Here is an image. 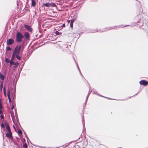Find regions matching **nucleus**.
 I'll return each instance as SVG.
<instances>
[{
	"mask_svg": "<svg viewBox=\"0 0 148 148\" xmlns=\"http://www.w3.org/2000/svg\"><path fill=\"white\" fill-rule=\"evenodd\" d=\"M23 36L19 32H18L16 35V39L17 42H20L23 38Z\"/></svg>",
	"mask_w": 148,
	"mask_h": 148,
	"instance_id": "obj_1",
	"label": "nucleus"
},
{
	"mask_svg": "<svg viewBox=\"0 0 148 148\" xmlns=\"http://www.w3.org/2000/svg\"><path fill=\"white\" fill-rule=\"evenodd\" d=\"M139 83L141 85L145 86H146L148 84V82L145 80L141 81L139 82Z\"/></svg>",
	"mask_w": 148,
	"mask_h": 148,
	"instance_id": "obj_2",
	"label": "nucleus"
},
{
	"mask_svg": "<svg viewBox=\"0 0 148 148\" xmlns=\"http://www.w3.org/2000/svg\"><path fill=\"white\" fill-rule=\"evenodd\" d=\"M14 40L12 39H9L7 40V44L8 45H10L13 43Z\"/></svg>",
	"mask_w": 148,
	"mask_h": 148,
	"instance_id": "obj_3",
	"label": "nucleus"
},
{
	"mask_svg": "<svg viewBox=\"0 0 148 148\" xmlns=\"http://www.w3.org/2000/svg\"><path fill=\"white\" fill-rule=\"evenodd\" d=\"M20 50V47H16L13 53L16 55H17Z\"/></svg>",
	"mask_w": 148,
	"mask_h": 148,
	"instance_id": "obj_4",
	"label": "nucleus"
},
{
	"mask_svg": "<svg viewBox=\"0 0 148 148\" xmlns=\"http://www.w3.org/2000/svg\"><path fill=\"white\" fill-rule=\"evenodd\" d=\"M6 136L8 137L11 138L12 137V133L10 130L8 131V133L6 134Z\"/></svg>",
	"mask_w": 148,
	"mask_h": 148,
	"instance_id": "obj_5",
	"label": "nucleus"
},
{
	"mask_svg": "<svg viewBox=\"0 0 148 148\" xmlns=\"http://www.w3.org/2000/svg\"><path fill=\"white\" fill-rule=\"evenodd\" d=\"M44 5L47 7H49L50 6H55V4L53 3H46Z\"/></svg>",
	"mask_w": 148,
	"mask_h": 148,
	"instance_id": "obj_6",
	"label": "nucleus"
},
{
	"mask_svg": "<svg viewBox=\"0 0 148 148\" xmlns=\"http://www.w3.org/2000/svg\"><path fill=\"white\" fill-rule=\"evenodd\" d=\"M25 27L27 30H28L29 31H32V29L30 26L26 25L25 26Z\"/></svg>",
	"mask_w": 148,
	"mask_h": 148,
	"instance_id": "obj_7",
	"label": "nucleus"
},
{
	"mask_svg": "<svg viewBox=\"0 0 148 148\" xmlns=\"http://www.w3.org/2000/svg\"><path fill=\"white\" fill-rule=\"evenodd\" d=\"M0 79L1 80H3L4 79V76L1 73H0Z\"/></svg>",
	"mask_w": 148,
	"mask_h": 148,
	"instance_id": "obj_8",
	"label": "nucleus"
},
{
	"mask_svg": "<svg viewBox=\"0 0 148 148\" xmlns=\"http://www.w3.org/2000/svg\"><path fill=\"white\" fill-rule=\"evenodd\" d=\"M36 5V2L34 1L33 0H32V5L33 6H34L35 5Z\"/></svg>",
	"mask_w": 148,
	"mask_h": 148,
	"instance_id": "obj_9",
	"label": "nucleus"
},
{
	"mask_svg": "<svg viewBox=\"0 0 148 148\" xmlns=\"http://www.w3.org/2000/svg\"><path fill=\"white\" fill-rule=\"evenodd\" d=\"M16 55L15 54H14V53H13L12 56V60H14Z\"/></svg>",
	"mask_w": 148,
	"mask_h": 148,
	"instance_id": "obj_10",
	"label": "nucleus"
},
{
	"mask_svg": "<svg viewBox=\"0 0 148 148\" xmlns=\"http://www.w3.org/2000/svg\"><path fill=\"white\" fill-rule=\"evenodd\" d=\"M6 128L7 129L8 131L10 130V129L9 127V126L8 125H6Z\"/></svg>",
	"mask_w": 148,
	"mask_h": 148,
	"instance_id": "obj_11",
	"label": "nucleus"
},
{
	"mask_svg": "<svg viewBox=\"0 0 148 148\" xmlns=\"http://www.w3.org/2000/svg\"><path fill=\"white\" fill-rule=\"evenodd\" d=\"M56 34L58 35H60L61 34V33L59 32L58 31H56L55 32Z\"/></svg>",
	"mask_w": 148,
	"mask_h": 148,
	"instance_id": "obj_12",
	"label": "nucleus"
},
{
	"mask_svg": "<svg viewBox=\"0 0 148 148\" xmlns=\"http://www.w3.org/2000/svg\"><path fill=\"white\" fill-rule=\"evenodd\" d=\"M25 36L26 38H28L29 36V35L28 34L26 33L25 34Z\"/></svg>",
	"mask_w": 148,
	"mask_h": 148,
	"instance_id": "obj_13",
	"label": "nucleus"
},
{
	"mask_svg": "<svg viewBox=\"0 0 148 148\" xmlns=\"http://www.w3.org/2000/svg\"><path fill=\"white\" fill-rule=\"evenodd\" d=\"M18 134H21L22 133V131H21V130H18V132H17Z\"/></svg>",
	"mask_w": 148,
	"mask_h": 148,
	"instance_id": "obj_14",
	"label": "nucleus"
},
{
	"mask_svg": "<svg viewBox=\"0 0 148 148\" xmlns=\"http://www.w3.org/2000/svg\"><path fill=\"white\" fill-rule=\"evenodd\" d=\"M11 50V48L10 47H8L6 48L7 51H10Z\"/></svg>",
	"mask_w": 148,
	"mask_h": 148,
	"instance_id": "obj_15",
	"label": "nucleus"
},
{
	"mask_svg": "<svg viewBox=\"0 0 148 148\" xmlns=\"http://www.w3.org/2000/svg\"><path fill=\"white\" fill-rule=\"evenodd\" d=\"M10 91L9 90H8V97L10 96Z\"/></svg>",
	"mask_w": 148,
	"mask_h": 148,
	"instance_id": "obj_16",
	"label": "nucleus"
},
{
	"mask_svg": "<svg viewBox=\"0 0 148 148\" xmlns=\"http://www.w3.org/2000/svg\"><path fill=\"white\" fill-rule=\"evenodd\" d=\"M5 62H10V60L8 59H5Z\"/></svg>",
	"mask_w": 148,
	"mask_h": 148,
	"instance_id": "obj_17",
	"label": "nucleus"
},
{
	"mask_svg": "<svg viewBox=\"0 0 148 148\" xmlns=\"http://www.w3.org/2000/svg\"><path fill=\"white\" fill-rule=\"evenodd\" d=\"M16 57L18 60H20L21 59L20 57L18 55H16Z\"/></svg>",
	"mask_w": 148,
	"mask_h": 148,
	"instance_id": "obj_18",
	"label": "nucleus"
},
{
	"mask_svg": "<svg viewBox=\"0 0 148 148\" xmlns=\"http://www.w3.org/2000/svg\"><path fill=\"white\" fill-rule=\"evenodd\" d=\"M3 90H4V94H5V95L6 96L5 90V88H3Z\"/></svg>",
	"mask_w": 148,
	"mask_h": 148,
	"instance_id": "obj_19",
	"label": "nucleus"
},
{
	"mask_svg": "<svg viewBox=\"0 0 148 148\" xmlns=\"http://www.w3.org/2000/svg\"><path fill=\"white\" fill-rule=\"evenodd\" d=\"M8 97L9 102H11V99H10V97L9 96V97Z\"/></svg>",
	"mask_w": 148,
	"mask_h": 148,
	"instance_id": "obj_20",
	"label": "nucleus"
},
{
	"mask_svg": "<svg viewBox=\"0 0 148 148\" xmlns=\"http://www.w3.org/2000/svg\"><path fill=\"white\" fill-rule=\"evenodd\" d=\"M2 108V106L1 103V102H0V110Z\"/></svg>",
	"mask_w": 148,
	"mask_h": 148,
	"instance_id": "obj_21",
	"label": "nucleus"
},
{
	"mask_svg": "<svg viewBox=\"0 0 148 148\" xmlns=\"http://www.w3.org/2000/svg\"><path fill=\"white\" fill-rule=\"evenodd\" d=\"M10 64H14V62H13L12 61H10Z\"/></svg>",
	"mask_w": 148,
	"mask_h": 148,
	"instance_id": "obj_22",
	"label": "nucleus"
},
{
	"mask_svg": "<svg viewBox=\"0 0 148 148\" xmlns=\"http://www.w3.org/2000/svg\"><path fill=\"white\" fill-rule=\"evenodd\" d=\"M0 117L1 119H3V115H1L0 116Z\"/></svg>",
	"mask_w": 148,
	"mask_h": 148,
	"instance_id": "obj_23",
	"label": "nucleus"
},
{
	"mask_svg": "<svg viewBox=\"0 0 148 148\" xmlns=\"http://www.w3.org/2000/svg\"><path fill=\"white\" fill-rule=\"evenodd\" d=\"M24 147H27V144H25V145H24Z\"/></svg>",
	"mask_w": 148,
	"mask_h": 148,
	"instance_id": "obj_24",
	"label": "nucleus"
},
{
	"mask_svg": "<svg viewBox=\"0 0 148 148\" xmlns=\"http://www.w3.org/2000/svg\"><path fill=\"white\" fill-rule=\"evenodd\" d=\"M70 26L71 27H73V24H72L71 22Z\"/></svg>",
	"mask_w": 148,
	"mask_h": 148,
	"instance_id": "obj_25",
	"label": "nucleus"
},
{
	"mask_svg": "<svg viewBox=\"0 0 148 148\" xmlns=\"http://www.w3.org/2000/svg\"><path fill=\"white\" fill-rule=\"evenodd\" d=\"M1 127H4V125H3V124H1Z\"/></svg>",
	"mask_w": 148,
	"mask_h": 148,
	"instance_id": "obj_26",
	"label": "nucleus"
},
{
	"mask_svg": "<svg viewBox=\"0 0 148 148\" xmlns=\"http://www.w3.org/2000/svg\"><path fill=\"white\" fill-rule=\"evenodd\" d=\"M14 108V106H12L11 107V109H13Z\"/></svg>",
	"mask_w": 148,
	"mask_h": 148,
	"instance_id": "obj_27",
	"label": "nucleus"
},
{
	"mask_svg": "<svg viewBox=\"0 0 148 148\" xmlns=\"http://www.w3.org/2000/svg\"><path fill=\"white\" fill-rule=\"evenodd\" d=\"M73 20L71 21V22L72 24H73Z\"/></svg>",
	"mask_w": 148,
	"mask_h": 148,
	"instance_id": "obj_28",
	"label": "nucleus"
},
{
	"mask_svg": "<svg viewBox=\"0 0 148 148\" xmlns=\"http://www.w3.org/2000/svg\"><path fill=\"white\" fill-rule=\"evenodd\" d=\"M2 113V111L1 110H0V113L1 114Z\"/></svg>",
	"mask_w": 148,
	"mask_h": 148,
	"instance_id": "obj_29",
	"label": "nucleus"
},
{
	"mask_svg": "<svg viewBox=\"0 0 148 148\" xmlns=\"http://www.w3.org/2000/svg\"><path fill=\"white\" fill-rule=\"evenodd\" d=\"M13 127H14V129H15V126H13Z\"/></svg>",
	"mask_w": 148,
	"mask_h": 148,
	"instance_id": "obj_30",
	"label": "nucleus"
}]
</instances>
